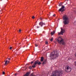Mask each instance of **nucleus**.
<instances>
[{"label":"nucleus","mask_w":76,"mask_h":76,"mask_svg":"<svg viewBox=\"0 0 76 76\" xmlns=\"http://www.w3.org/2000/svg\"><path fill=\"white\" fill-rule=\"evenodd\" d=\"M63 19L64 20L63 22L64 25H67L69 23V19L67 15H64L63 17Z\"/></svg>","instance_id":"1"},{"label":"nucleus","mask_w":76,"mask_h":76,"mask_svg":"<svg viewBox=\"0 0 76 76\" xmlns=\"http://www.w3.org/2000/svg\"><path fill=\"white\" fill-rule=\"evenodd\" d=\"M57 57H58V54L57 52L54 51L51 53L50 57L51 59H55Z\"/></svg>","instance_id":"2"},{"label":"nucleus","mask_w":76,"mask_h":76,"mask_svg":"<svg viewBox=\"0 0 76 76\" xmlns=\"http://www.w3.org/2000/svg\"><path fill=\"white\" fill-rule=\"evenodd\" d=\"M57 42L59 44L63 45H65V42H64V40L61 37H59L57 39Z\"/></svg>","instance_id":"3"},{"label":"nucleus","mask_w":76,"mask_h":76,"mask_svg":"<svg viewBox=\"0 0 76 76\" xmlns=\"http://www.w3.org/2000/svg\"><path fill=\"white\" fill-rule=\"evenodd\" d=\"M41 64V63L40 62H39L38 60H37L36 61H35L33 65L32 66V67L33 68H35L36 66H37V65H40Z\"/></svg>","instance_id":"4"},{"label":"nucleus","mask_w":76,"mask_h":76,"mask_svg":"<svg viewBox=\"0 0 76 76\" xmlns=\"http://www.w3.org/2000/svg\"><path fill=\"white\" fill-rule=\"evenodd\" d=\"M56 73H58L57 76H61V75L63 73V71H60L59 72L56 71ZM51 76H56V74H54Z\"/></svg>","instance_id":"5"},{"label":"nucleus","mask_w":76,"mask_h":76,"mask_svg":"<svg viewBox=\"0 0 76 76\" xmlns=\"http://www.w3.org/2000/svg\"><path fill=\"white\" fill-rule=\"evenodd\" d=\"M65 69V71H66L67 72H71V70H72L71 68L68 66H66Z\"/></svg>","instance_id":"6"},{"label":"nucleus","mask_w":76,"mask_h":76,"mask_svg":"<svg viewBox=\"0 0 76 76\" xmlns=\"http://www.w3.org/2000/svg\"><path fill=\"white\" fill-rule=\"evenodd\" d=\"M64 8L65 7L64 6H62L61 8L59 10V12H64Z\"/></svg>","instance_id":"7"},{"label":"nucleus","mask_w":76,"mask_h":76,"mask_svg":"<svg viewBox=\"0 0 76 76\" xmlns=\"http://www.w3.org/2000/svg\"><path fill=\"white\" fill-rule=\"evenodd\" d=\"M61 31L60 33H58V35H63V33L65 32L64 30L62 29V28H61Z\"/></svg>","instance_id":"8"},{"label":"nucleus","mask_w":76,"mask_h":76,"mask_svg":"<svg viewBox=\"0 0 76 76\" xmlns=\"http://www.w3.org/2000/svg\"><path fill=\"white\" fill-rule=\"evenodd\" d=\"M39 25H40L41 26H42V25H45V24L44 23H43L42 22H40L39 23Z\"/></svg>","instance_id":"9"},{"label":"nucleus","mask_w":76,"mask_h":76,"mask_svg":"<svg viewBox=\"0 0 76 76\" xmlns=\"http://www.w3.org/2000/svg\"><path fill=\"white\" fill-rule=\"evenodd\" d=\"M8 61H7V60L5 61V63L4 64V65L5 66H6L8 64Z\"/></svg>","instance_id":"10"},{"label":"nucleus","mask_w":76,"mask_h":76,"mask_svg":"<svg viewBox=\"0 0 76 76\" xmlns=\"http://www.w3.org/2000/svg\"><path fill=\"white\" fill-rule=\"evenodd\" d=\"M44 61V57H41L40 59V61L42 62Z\"/></svg>","instance_id":"11"},{"label":"nucleus","mask_w":76,"mask_h":76,"mask_svg":"<svg viewBox=\"0 0 76 76\" xmlns=\"http://www.w3.org/2000/svg\"><path fill=\"white\" fill-rule=\"evenodd\" d=\"M29 75V73L27 72L26 74L24 76H28Z\"/></svg>","instance_id":"12"},{"label":"nucleus","mask_w":76,"mask_h":76,"mask_svg":"<svg viewBox=\"0 0 76 76\" xmlns=\"http://www.w3.org/2000/svg\"><path fill=\"white\" fill-rule=\"evenodd\" d=\"M54 34H55V31H53L51 33V35H54Z\"/></svg>","instance_id":"13"},{"label":"nucleus","mask_w":76,"mask_h":76,"mask_svg":"<svg viewBox=\"0 0 76 76\" xmlns=\"http://www.w3.org/2000/svg\"><path fill=\"white\" fill-rule=\"evenodd\" d=\"M47 62V60H45L42 63V64H46V63Z\"/></svg>","instance_id":"14"},{"label":"nucleus","mask_w":76,"mask_h":76,"mask_svg":"<svg viewBox=\"0 0 76 76\" xmlns=\"http://www.w3.org/2000/svg\"><path fill=\"white\" fill-rule=\"evenodd\" d=\"M30 76H36L35 75H34V73H32L30 75Z\"/></svg>","instance_id":"15"},{"label":"nucleus","mask_w":76,"mask_h":76,"mask_svg":"<svg viewBox=\"0 0 76 76\" xmlns=\"http://www.w3.org/2000/svg\"><path fill=\"white\" fill-rule=\"evenodd\" d=\"M59 6H62V3H60L59 4Z\"/></svg>","instance_id":"16"},{"label":"nucleus","mask_w":76,"mask_h":76,"mask_svg":"<svg viewBox=\"0 0 76 76\" xmlns=\"http://www.w3.org/2000/svg\"><path fill=\"white\" fill-rule=\"evenodd\" d=\"M35 47H38V45L37 44H35Z\"/></svg>","instance_id":"17"},{"label":"nucleus","mask_w":76,"mask_h":76,"mask_svg":"<svg viewBox=\"0 0 76 76\" xmlns=\"http://www.w3.org/2000/svg\"><path fill=\"white\" fill-rule=\"evenodd\" d=\"M53 38H52L50 39V41H53Z\"/></svg>","instance_id":"18"},{"label":"nucleus","mask_w":76,"mask_h":76,"mask_svg":"<svg viewBox=\"0 0 76 76\" xmlns=\"http://www.w3.org/2000/svg\"><path fill=\"white\" fill-rule=\"evenodd\" d=\"M2 74L3 75H5V72H3Z\"/></svg>","instance_id":"19"},{"label":"nucleus","mask_w":76,"mask_h":76,"mask_svg":"<svg viewBox=\"0 0 76 76\" xmlns=\"http://www.w3.org/2000/svg\"><path fill=\"white\" fill-rule=\"evenodd\" d=\"M19 32H20L22 31V30L19 29Z\"/></svg>","instance_id":"20"},{"label":"nucleus","mask_w":76,"mask_h":76,"mask_svg":"<svg viewBox=\"0 0 76 76\" xmlns=\"http://www.w3.org/2000/svg\"><path fill=\"white\" fill-rule=\"evenodd\" d=\"M48 44V42L46 41L45 42V44L47 45Z\"/></svg>","instance_id":"21"},{"label":"nucleus","mask_w":76,"mask_h":76,"mask_svg":"<svg viewBox=\"0 0 76 76\" xmlns=\"http://www.w3.org/2000/svg\"><path fill=\"white\" fill-rule=\"evenodd\" d=\"M32 19H35V17H34V16H33V17H32Z\"/></svg>","instance_id":"22"},{"label":"nucleus","mask_w":76,"mask_h":76,"mask_svg":"<svg viewBox=\"0 0 76 76\" xmlns=\"http://www.w3.org/2000/svg\"><path fill=\"white\" fill-rule=\"evenodd\" d=\"M10 50H12V47H11L10 48Z\"/></svg>","instance_id":"23"},{"label":"nucleus","mask_w":76,"mask_h":76,"mask_svg":"<svg viewBox=\"0 0 76 76\" xmlns=\"http://www.w3.org/2000/svg\"><path fill=\"white\" fill-rule=\"evenodd\" d=\"M40 20H42V18L41 17H40Z\"/></svg>","instance_id":"24"},{"label":"nucleus","mask_w":76,"mask_h":76,"mask_svg":"<svg viewBox=\"0 0 76 76\" xmlns=\"http://www.w3.org/2000/svg\"><path fill=\"white\" fill-rule=\"evenodd\" d=\"M31 68H32V66H30L29 67V68L30 69H31Z\"/></svg>","instance_id":"25"},{"label":"nucleus","mask_w":76,"mask_h":76,"mask_svg":"<svg viewBox=\"0 0 76 76\" xmlns=\"http://www.w3.org/2000/svg\"><path fill=\"white\" fill-rule=\"evenodd\" d=\"M53 17H55L56 16V14H54L53 15Z\"/></svg>","instance_id":"26"},{"label":"nucleus","mask_w":76,"mask_h":76,"mask_svg":"<svg viewBox=\"0 0 76 76\" xmlns=\"http://www.w3.org/2000/svg\"><path fill=\"white\" fill-rule=\"evenodd\" d=\"M8 60H11V59H10V58H8Z\"/></svg>","instance_id":"27"},{"label":"nucleus","mask_w":76,"mask_h":76,"mask_svg":"<svg viewBox=\"0 0 76 76\" xmlns=\"http://www.w3.org/2000/svg\"><path fill=\"white\" fill-rule=\"evenodd\" d=\"M32 63H34V62H33V61H32V62H31V64H32Z\"/></svg>","instance_id":"28"},{"label":"nucleus","mask_w":76,"mask_h":76,"mask_svg":"<svg viewBox=\"0 0 76 76\" xmlns=\"http://www.w3.org/2000/svg\"><path fill=\"white\" fill-rule=\"evenodd\" d=\"M9 62H10V61H8V63H9Z\"/></svg>","instance_id":"29"},{"label":"nucleus","mask_w":76,"mask_h":76,"mask_svg":"<svg viewBox=\"0 0 76 76\" xmlns=\"http://www.w3.org/2000/svg\"><path fill=\"white\" fill-rule=\"evenodd\" d=\"M37 28H38V26L37 27Z\"/></svg>","instance_id":"30"},{"label":"nucleus","mask_w":76,"mask_h":76,"mask_svg":"<svg viewBox=\"0 0 76 76\" xmlns=\"http://www.w3.org/2000/svg\"><path fill=\"white\" fill-rule=\"evenodd\" d=\"M8 76H10V75H9Z\"/></svg>","instance_id":"31"},{"label":"nucleus","mask_w":76,"mask_h":76,"mask_svg":"<svg viewBox=\"0 0 76 76\" xmlns=\"http://www.w3.org/2000/svg\"><path fill=\"white\" fill-rule=\"evenodd\" d=\"M67 1L69 0H67Z\"/></svg>","instance_id":"32"}]
</instances>
